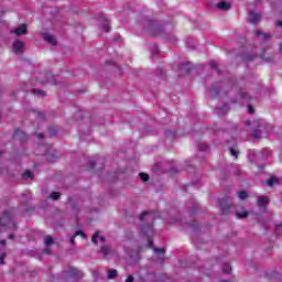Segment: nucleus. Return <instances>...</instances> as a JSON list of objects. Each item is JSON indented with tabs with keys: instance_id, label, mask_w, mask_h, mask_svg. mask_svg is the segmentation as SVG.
I'll use <instances>...</instances> for the list:
<instances>
[{
	"instance_id": "nucleus-1",
	"label": "nucleus",
	"mask_w": 282,
	"mask_h": 282,
	"mask_svg": "<svg viewBox=\"0 0 282 282\" xmlns=\"http://www.w3.org/2000/svg\"><path fill=\"white\" fill-rule=\"evenodd\" d=\"M140 221H147L149 225L141 227V234L148 237V248H152L155 252V254H164L166 252V249L164 248H155L153 246V240L151 238L153 237V221H155V213L153 212H143L139 216Z\"/></svg>"
},
{
	"instance_id": "nucleus-2",
	"label": "nucleus",
	"mask_w": 282,
	"mask_h": 282,
	"mask_svg": "<svg viewBox=\"0 0 282 282\" xmlns=\"http://www.w3.org/2000/svg\"><path fill=\"white\" fill-rule=\"evenodd\" d=\"M14 212L12 209L6 210L0 218V226H6L11 230H17V224L13 221Z\"/></svg>"
},
{
	"instance_id": "nucleus-3",
	"label": "nucleus",
	"mask_w": 282,
	"mask_h": 282,
	"mask_svg": "<svg viewBox=\"0 0 282 282\" xmlns=\"http://www.w3.org/2000/svg\"><path fill=\"white\" fill-rule=\"evenodd\" d=\"M144 28L148 34H150L151 36H160V34H162V26H160L158 22L153 20H148L144 23Z\"/></svg>"
},
{
	"instance_id": "nucleus-4",
	"label": "nucleus",
	"mask_w": 282,
	"mask_h": 282,
	"mask_svg": "<svg viewBox=\"0 0 282 282\" xmlns=\"http://www.w3.org/2000/svg\"><path fill=\"white\" fill-rule=\"evenodd\" d=\"M253 129L251 132L252 138H256V140H259L261 138V133H263V131H265V129L268 128V126H265V122H263V120L261 119H256L253 121Z\"/></svg>"
},
{
	"instance_id": "nucleus-5",
	"label": "nucleus",
	"mask_w": 282,
	"mask_h": 282,
	"mask_svg": "<svg viewBox=\"0 0 282 282\" xmlns=\"http://www.w3.org/2000/svg\"><path fill=\"white\" fill-rule=\"evenodd\" d=\"M37 80L42 85H45L47 83H50V85H56V79L54 78V74H52L51 72L44 70V72L40 73L37 76Z\"/></svg>"
},
{
	"instance_id": "nucleus-6",
	"label": "nucleus",
	"mask_w": 282,
	"mask_h": 282,
	"mask_svg": "<svg viewBox=\"0 0 282 282\" xmlns=\"http://www.w3.org/2000/svg\"><path fill=\"white\" fill-rule=\"evenodd\" d=\"M219 205H220L223 215H228V213H230V208H232V205L228 202V198L220 199Z\"/></svg>"
},
{
	"instance_id": "nucleus-7",
	"label": "nucleus",
	"mask_w": 282,
	"mask_h": 282,
	"mask_svg": "<svg viewBox=\"0 0 282 282\" xmlns=\"http://www.w3.org/2000/svg\"><path fill=\"white\" fill-rule=\"evenodd\" d=\"M247 21L252 25H257L259 21H261V13H257L254 11H250L247 18Z\"/></svg>"
},
{
	"instance_id": "nucleus-8",
	"label": "nucleus",
	"mask_w": 282,
	"mask_h": 282,
	"mask_svg": "<svg viewBox=\"0 0 282 282\" xmlns=\"http://www.w3.org/2000/svg\"><path fill=\"white\" fill-rule=\"evenodd\" d=\"M26 33H28V24H20L18 28L11 31V34H15V36H23V34H26Z\"/></svg>"
},
{
	"instance_id": "nucleus-9",
	"label": "nucleus",
	"mask_w": 282,
	"mask_h": 282,
	"mask_svg": "<svg viewBox=\"0 0 282 282\" xmlns=\"http://www.w3.org/2000/svg\"><path fill=\"white\" fill-rule=\"evenodd\" d=\"M25 47V43L21 40H17L13 43V51L15 54H23V48Z\"/></svg>"
},
{
	"instance_id": "nucleus-10",
	"label": "nucleus",
	"mask_w": 282,
	"mask_h": 282,
	"mask_svg": "<svg viewBox=\"0 0 282 282\" xmlns=\"http://www.w3.org/2000/svg\"><path fill=\"white\" fill-rule=\"evenodd\" d=\"M42 39H43V41L48 43V45L56 46L58 43V42H56V39H54V35H52L50 33H42Z\"/></svg>"
},
{
	"instance_id": "nucleus-11",
	"label": "nucleus",
	"mask_w": 282,
	"mask_h": 282,
	"mask_svg": "<svg viewBox=\"0 0 282 282\" xmlns=\"http://www.w3.org/2000/svg\"><path fill=\"white\" fill-rule=\"evenodd\" d=\"M14 140H20V142H25L28 140V134L23 130H17L13 134Z\"/></svg>"
},
{
	"instance_id": "nucleus-12",
	"label": "nucleus",
	"mask_w": 282,
	"mask_h": 282,
	"mask_svg": "<svg viewBox=\"0 0 282 282\" xmlns=\"http://www.w3.org/2000/svg\"><path fill=\"white\" fill-rule=\"evenodd\" d=\"M257 202L259 208H265L268 204H270V199L268 198V196H259Z\"/></svg>"
},
{
	"instance_id": "nucleus-13",
	"label": "nucleus",
	"mask_w": 282,
	"mask_h": 282,
	"mask_svg": "<svg viewBox=\"0 0 282 282\" xmlns=\"http://www.w3.org/2000/svg\"><path fill=\"white\" fill-rule=\"evenodd\" d=\"M98 239L99 241H101V243H105L106 238L105 236H100L98 231H96L91 238L93 243H95V246H98Z\"/></svg>"
},
{
	"instance_id": "nucleus-14",
	"label": "nucleus",
	"mask_w": 282,
	"mask_h": 282,
	"mask_svg": "<svg viewBox=\"0 0 282 282\" xmlns=\"http://www.w3.org/2000/svg\"><path fill=\"white\" fill-rule=\"evenodd\" d=\"M69 276H75V279H83V272L78 271V269L70 268L68 270Z\"/></svg>"
},
{
	"instance_id": "nucleus-15",
	"label": "nucleus",
	"mask_w": 282,
	"mask_h": 282,
	"mask_svg": "<svg viewBox=\"0 0 282 282\" xmlns=\"http://www.w3.org/2000/svg\"><path fill=\"white\" fill-rule=\"evenodd\" d=\"M228 111H230V107L227 104H225L220 108H218L217 113H218V116H226V113H228Z\"/></svg>"
},
{
	"instance_id": "nucleus-16",
	"label": "nucleus",
	"mask_w": 282,
	"mask_h": 282,
	"mask_svg": "<svg viewBox=\"0 0 282 282\" xmlns=\"http://www.w3.org/2000/svg\"><path fill=\"white\" fill-rule=\"evenodd\" d=\"M239 98L240 100H245L246 102H250L251 97L248 95V93L243 91V89L239 90Z\"/></svg>"
},
{
	"instance_id": "nucleus-17",
	"label": "nucleus",
	"mask_w": 282,
	"mask_h": 282,
	"mask_svg": "<svg viewBox=\"0 0 282 282\" xmlns=\"http://www.w3.org/2000/svg\"><path fill=\"white\" fill-rule=\"evenodd\" d=\"M32 94H34V96H37L39 98H45V96H47V93L39 88L32 89Z\"/></svg>"
},
{
	"instance_id": "nucleus-18",
	"label": "nucleus",
	"mask_w": 282,
	"mask_h": 282,
	"mask_svg": "<svg viewBox=\"0 0 282 282\" xmlns=\"http://www.w3.org/2000/svg\"><path fill=\"white\" fill-rule=\"evenodd\" d=\"M100 252L104 257H109V254H111V247L110 246H102L100 248Z\"/></svg>"
},
{
	"instance_id": "nucleus-19",
	"label": "nucleus",
	"mask_w": 282,
	"mask_h": 282,
	"mask_svg": "<svg viewBox=\"0 0 282 282\" xmlns=\"http://www.w3.org/2000/svg\"><path fill=\"white\" fill-rule=\"evenodd\" d=\"M150 51L152 56H158V54H160V47H158V44H150Z\"/></svg>"
},
{
	"instance_id": "nucleus-20",
	"label": "nucleus",
	"mask_w": 282,
	"mask_h": 282,
	"mask_svg": "<svg viewBox=\"0 0 282 282\" xmlns=\"http://www.w3.org/2000/svg\"><path fill=\"white\" fill-rule=\"evenodd\" d=\"M217 8L219 10H230V3L226 2V1H221L217 4Z\"/></svg>"
},
{
	"instance_id": "nucleus-21",
	"label": "nucleus",
	"mask_w": 282,
	"mask_h": 282,
	"mask_svg": "<svg viewBox=\"0 0 282 282\" xmlns=\"http://www.w3.org/2000/svg\"><path fill=\"white\" fill-rule=\"evenodd\" d=\"M101 28L104 31L109 32V30H110L109 20L102 18L101 19Z\"/></svg>"
},
{
	"instance_id": "nucleus-22",
	"label": "nucleus",
	"mask_w": 282,
	"mask_h": 282,
	"mask_svg": "<svg viewBox=\"0 0 282 282\" xmlns=\"http://www.w3.org/2000/svg\"><path fill=\"white\" fill-rule=\"evenodd\" d=\"M116 276H118V270L109 269L108 270L107 279L111 280V279H116Z\"/></svg>"
},
{
	"instance_id": "nucleus-23",
	"label": "nucleus",
	"mask_w": 282,
	"mask_h": 282,
	"mask_svg": "<svg viewBox=\"0 0 282 282\" xmlns=\"http://www.w3.org/2000/svg\"><path fill=\"white\" fill-rule=\"evenodd\" d=\"M58 158H61V155H58L56 153H52V154L46 155L47 162H56V160H58Z\"/></svg>"
},
{
	"instance_id": "nucleus-24",
	"label": "nucleus",
	"mask_w": 282,
	"mask_h": 282,
	"mask_svg": "<svg viewBox=\"0 0 282 282\" xmlns=\"http://www.w3.org/2000/svg\"><path fill=\"white\" fill-rule=\"evenodd\" d=\"M236 217L238 219H246L248 217V212L247 210H243V212H236L235 213Z\"/></svg>"
},
{
	"instance_id": "nucleus-25",
	"label": "nucleus",
	"mask_w": 282,
	"mask_h": 282,
	"mask_svg": "<svg viewBox=\"0 0 282 282\" xmlns=\"http://www.w3.org/2000/svg\"><path fill=\"white\" fill-rule=\"evenodd\" d=\"M223 272H225V274H230V272H232V268L230 267V263H228V262L224 263Z\"/></svg>"
},
{
	"instance_id": "nucleus-26",
	"label": "nucleus",
	"mask_w": 282,
	"mask_h": 282,
	"mask_svg": "<svg viewBox=\"0 0 282 282\" xmlns=\"http://www.w3.org/2000/svg\"><path fill=\"white\" fill-rule=\"evenodd\" d=\"M23 180H34V174H32V172L30 170H26L23 175H22Z\"/></svg>"
},
{
	"instance_id": "nucleus-27",
	"label": "nucleus",
	"mask_w": 282,
	"mask_h": 282,
	"mask_svg": "<svg viewBox=\"0 0 282 282\" xmlns=\"http://www.w3.org/2000/svg\"><path fill=\"white\" fill-rule=\"evenodd\" d=\"M156 75L160 76L163 80H166V72L162 68H156Z\"/></svg>"
},
{
	"instance_id": "nucleus-28",
	"label": "nucleus",
	"mask_w": 282,
	"mask_h": 282,
	"mask_svg": "<svg viewBox=\"0 0 282 282\" xmlns=\"http://www.w3.org/2000/svg\"><path fill=\"white\" fill-rule=\"evenodd\" d=\"M274 184H279V178L272 176L267 181V186H273Z\"/></svg>"
},
{
	"instance_id": "nucleus-29",
	"label": "nucleus",
	"mask_w": 282,
	"mask_h": 282,
	"mask_svg": "<svg viewBox=\"0 0 282 282\" xmlns=\"http://www.w3.org/2000/svg\"><path fill=\"white\" fill-rule=\"evenodd\" d=\"M50 198L53 199V202H58V199H61V193L53 192L51 193Z\"/></svg>"
},
{
	"instance_id": "nucleus-30",
	"label": "nucleus",
	"mask_w": 282,
	"mask_h": 282,
	"mask_svg": "<svg viewBox=\"0 0 282 282\" xmlns=\"http://www.w3.org/2000/svg\"><path fill=\"white\" fill-rule=\"evenodd\" d=\"M30 199H32V196L30 194H22V204L26 205Z\"/></svg>"
},
{
	"instance_id": "nucleus-31",
	"label": "nucleus",
	"mask_w": 282,
	"mask_h": 282,
	"mask_svg": "<svg viewBox=\"0 0 282 282\" xmlns=\"http://www.w3.org/2000/svg\"><path fill=\"white\" fill-rule=\"evenodd\" d=\"M44 243L45 246H52V243H54V238H52V236H46L44 238Z\"/></svg>"
},
{
	"instance_id": "nucleus-32",
	"label": "nucleus",
	"mask_w": 282,
	"mask_h": 282,
	"mask_svg": "<svg viewBox=\"0 0 282 282\" xmlns=\"http://www.w3.org/2000/svg\"><path fill=\"white\" fill-rule=\"evenodd\" d=\"M238 197L239 199H248V192L246 191L238 192Z\"/></svg>"
},
{
	"instance_id": "nucleus-33",
	"label": "nucleus",
	"mask_w": 282,
	"mask_h": 282,
	"mask_svg": "<svg viewBox=\"0 0 282 282\" xmlns=\"http://www.w3.org/2000/svg\"><path fill=\"white\" fill-rule=\"evenodd\" d=\"M34 113L37 120H41V121L45 120V113L39 112V111H34Z\"/></svg>"
},
{
	"instance_id": "nucleus-34",
	"label": "nucleus",
	"mask_w": 282,
	"mask_h": 282,
	"mask_svg": "<svg viewBox=\"0 0 282 282\" xmlns=\"http://www.w3.org/2000/svg\"><path fill=\"white\" fill-rule=\"evenodd\" d=\"M229 151H230V155H232L236 159L239 158V152L237 149L230 148Z\"/></svg>"
},
{
	"instance_id": "nucleus-35",
	"label": "nucleus",
	"mask_w": 282,
	"mask_h": 282,
	"mask_svg": "<svg viewBox=\"0 0 282 282\" xmlns=\"http://www.w3.org/2000/svg\"><path fill=\"white\" fill-rule=\"evenodd\" d=\"M6 257H8L6 252L0 253V265H6V261H4Z\"/></svg>"
},
{
	"instance_id": "nucleus-36",
	"label": "nucleus",
	"mask_w": 282,
	"mask_h": 282,
	"mask_svg": "<svg viewBox=\"0 0 282 282\" xmlns=\"http://www.w3.org/2000/svg\"><path fill=\"white\" fill-rule=\"evenodd\" d=\"M75 237H83V239H87V236L85 235V232H83V230H77L74 234Z\"/></svg>"
},
{
	"instance_id": "nucleus-37",
	"label": "nucleus",
	"mask_w": 282,
	"mask_h": 282,
	"mask_svg": "<svg viewBox=\"0 0 282 282\" xmlns=\"http://www.w3.org/2000/svg\"><path fill=\"white\" fill-rule=\"evenodd\" d=\"M140 180H142L143 182H149V174L147 173H140L139 174Z\"/></svg>"
},
{
	"instance_id": "nucleus-38",
	"label": "nucleus",
	"mask_w": 282,
	"mask_h": 282,
	"mask_svg": "<svg viewBox=\"0 0 282 282\" xmlns=\"http://www.w3.org/2000/svg\"><path fill=\"white\" fill-rule=\"evenodd\" d=\"M199 151H208V145L206 143L198 144Z\"/></svg>"
},
{
	"instance_id": "nucleus-39",
	"label": "nucleus",
	"mask_w": 282,
	"mask_h": 282,
	"mask_svg": "<svg viewBox=\"0 0 282 282\" xmlns=\"http://www.w3.org/2000/svg\"><path fill=\"white\" fill-rule=\"evenodd\" d=\"M256 34H257L258 36H263L264 41H265L267 39H270V35H268L267 33H262L261 31H257Z\"/></svg>"
},
{
	"instance_id": "nucleus-40",
	"label": "nucleus",
	"mask_w": 282,
	"mask_h": 282,
	"mask_svg": "<svg viewBox=\"0 0 282 282\" xmlns=\"http://www.w3.org/2000/svg\"><path fill=\"white\" fill-rule=\"evenodd\" d=\"M48 135H51V138H54V135H56V129L51 128V129L48 130Z\"/></svg>"
},
{
	"instance_id": "nucleus-41",
	"label": "nucleus",
	"mask_w": 282,
	"mask_h": 282,
	"mask_svg": "<svg viewBox=\"0 0 282 282\" xmlns=\"http://www.w3.org/2000/svg\"><path fill=\"white\" fill-rule=\"evenodd\" d=\"M166 41H172V43H175V41H177L176 36H165Z\"/></svg>"
},
{
	"instance_id": "nucleus-42",
	"label": "nucleus",
	"mask_w": 282,
	"mask_h": 282,
	"mask_svg": "<svg viewBox=\"0 0 282 282\" xmlns=\"http://www.w3.org/2000/svg\"><path fill=\"white\" fill-rule=\"evenodd\" d=\"M210 91H212V94L214 95V96H219V93L221 91V90H215V88H210Z\"/></svg>"
},
{
	"instance_id": "nucleus-43",
	"label": "nucleus",
	"mask_w": 282,
	"mask_h": 282,
	"mask_svg": "<svg viewBox=\"0 0 282 282\" xmlns=\"http://www.w3.org/2000/svg\"><path fill=\"white\" fill-rule=\"evenodd\" d=\"M248 111H249V113H254V108L249 105V106H248Z\"/></svg>"
},
{
	"instance_id": "nucleus-44",
	"label": "nucleus",
	"mask_w": 282,
	"mask_h": 282,
	"mask_svg": "<svg viewBox=\"0 0 282 282\" xmlns=\"http://www.w3.org/2000/svg\"><path fill=\"white\" fill-rule=\"evenodd\" d=\"M75 239H76V236L70 237L69 241H70L72 246H74L76 243Z\"/></svg>"
},
{
	"instance_id": "nucleus-45",
	"label": "nucleus",
	"mask_w": 282,
	"mask_h": 282,
	"mask_svg": "<svg viewBox=\"0 0 282 282\" xmlns=\"http://www.w3.org/2000/svg\"><path fill=\"white\" fill-rule=\"evenodd\" d=\"M210 67H213L214 69H217V62H210Z\"/></svg>"
},
{
	"instance_id": "nucleus-46",
	"label": "nucleus",
	"mask_w": 282,
	"mask_h": 282,
	"mask_svg": "<svg viewBox=\"0 0 282 282\" xmlns=\"http://www.w3.org/2000/svg\"><path fill=\"white\" fill-rule=\"evenodd\" d=\"M34 210H35L34 206H31L30 209H25L26 213H34Z\"/></svg>"
},
{
	"instance_id": "nucleus-47",
	"label": "nucleus",
	"mask_w": 282,
	"mask_h": 282,
	"mask_svg": "<svg viewBox=\"0 0 282 282\" xmlns=\"http://www.w3.org/2000/svg\"><path fill=\"white\" fill-rule=\"evenodd\" d=\"M126 282H133V275H129V276L126 279Z\"/></svg>"
},
{
	"instance_id": "nucleus-48",
	"label": "nucleus",
	"mask_w": 282,
	"mask_h": 282,
	"mask_svg": "<svg viewBox=\"0 0 282 282\" xmlns=\"http://www.w3.org/2000/svg\"><path fill=\"white\" fill-rule=\"evenodd\" d=\"M44 252H45V254H52V249L46 248V249H44Z\"/></svg>"
},
{
	"instance_id": "nucleus-49",
	"label": "nucleus",
	"mask_w": 282,
	"mask_h": 282,
	"mask_svg": "<svg viewBox=\"0 0 282 282\" xmlns=\"http://www.w3.org/2000/svg\"><path fill=\"white\" fill-rule=\"evenodd\" d=\"M96 167V161H90V169H95Z\"/></svg>"
},
{
	"instance_id": "nucleus-50",
	"label": "nucleus",
	"mask_w": 282,
	"mask_h": 282,
	"mask_svg": "<svg viewBox=\"0 0 282 282\" xmlns=\"http://www.w3.org/2000/svg\"><path fill=\"white\" fill-rule=\"evenodd\" d=\"M279 228H282V223L275 226V231L279 232Z\"/></svg>"
},
{
	"instance_id": "nucleus-51",
	"label": "nucleus",
	"mask_w": 282,
	"mask_h": 282,
	"mask_svg": "<svg viewBox=\"0 0 282 282\" xmlns=\"http://www.w3.org/2000/svg\"><path fill=\"white\" fill-rule=\"evenodd\" d=\"M37 138H39L40 140H43L45 137L43 135V133H39V134H37Z\"/></svg>"
},
{
	"instance_id": "nucleus-52",
	"label": "nucleus",
	"mask_w": 282,
	"mask_h": 282,
	"mask_svg": "<svg viewBox=\"0 0 282 282\" xmlns=\"http://www.w3.org/2000/svg\"><path fill=\"white\" fill-rule=\"evenodd\" d=\"M180 69H186V64H182V65L180 66Z\"/></svg>"
},
{
	"instance_id": "nucleus-53",
	"label": "nucleus",
	"mask_w": 282,
	"mask_h": 282,
	"mask_svg": "<svg viewBox=\"0 0 282 282\" xmlns=\"http://www.w3.org/2000/svg\"><path fill=\"white\" fill-rule=\"evenodd\" d=\"M1 246H6V240H0Z\"/></svg>"
},
{
	"instance_id": "nucleus-54",
	"label": "nucleus",
	"mask_w": 282,
	"mask_h": 282,
	"mask_svg": "<svg viewBox=\"0 0 282 282\" xmlns=\"http://www.w3.org/2000/svg\"><path fill=\"white\" fill-rule=\"evenodd\" d=\"M194 213H197V209H191V214L194 215Z\"/></svg>"
},
{
	"instance_id": "nucleus-55",
	"label": "nucleus",
	"mask_w": 282,
	"mask_h": 282,
	"mask_svg": "<svg viewBox=\"0 0 282 282\" xmlns=\"http://www.w3.org/2000/svg\"><path fill=\"white\" fill-rule=\"evenodd\" d=\"M9 239H14V235L13 234L9 235Z\"/></svg>"
},
{
	"instance_id": "nucleus-56",
	"label": "nucleus",
	"mask_w": 282,
	"mask_h": 282,
	"mask_svg": "<svg viewBox=\"0 0 282 282\" xmlns=\"http://www.w3.org/2000/svg\"><path fill=\"white\" fill-rule=\"evenodd\" d=\"M263 153H265V155H268V153H270V151L263 150Z\"/></svg>"
},
{
	"instance_id": "nucleus-57",
	"label": "nucleus",
	"mask_w": 282,
	"mask_h": 282,
	"mask_svg": "<svg viewBox=\"0 0 282 282\" xmlns=\"http://www.w3.org/2000/svg\"><path fill=\"white\" fill-rule=\"evenodd\" d=\"M280 53L282 54V43L280 44Z\"/></svg>"
},
{
	"instance_id": "nucleus-58",
	"label": "nucleus",
	"mask_w": 282,
	"mask_h": 282,
	"mask_svg": "<svg viewBox=\"0 0 282 282\" xmlns=\"http://www.w3.org/2000/svg\"><path fill=\"white\" fill-rule=\"evenodd\" d=\"M247 127H250V121H246Z\"/></svg>"
},
{
	"instance_id": "nucleus-59",
	"label": "nucleus",
	"mask_w": 282,
	"mask_h": 282,
	"mask_svg": "<svg viewBox=\"0 0 282 282\" xmlns=\"http://www.w3.org/2000/svg\"><path fill=\"white\" fill-rule=\"evenodd\" d=\"M192 50H195V45L189 46Z\"/></svg>"
},
{
	"instance_id": "nucleus-60",
	"label": "nucleus",
	"mask_w": 282,
	"mask_h": 282,
	"mask_svg": "<svg viewBox=\"0 0 282 282\" xmlns=\"http://www.w3.org/2000/svg\"><path fill=\"white\" fill-rule=\"evenodd\" d=\"M272 274H273V276H276V272L273 271Z\"/></svg>"
},
{
	"instance_id": "nucleus-61",
	"label": "nucleus",
	"mask_w": 282,
	"mask_h": 282,
	"mask_svg": "<svg viewBox=\"0 0 282 282\" xmlns=\"http://www.w3.org/2000/svg\"><path fill=\"white\" fill-rule=\"evenodd\" d=\"M232 102H234V104H237V99H234Z\"/></svg>"
},
{
	"instance_id": "nucleus-62",
	"label": "nucleus",
	"mask_w": 282,
	"mask_h": 282,
	"mask_svg": "<svg viewBox=\"0 0 282 282\" xmlns=\"http://www.w3.org/2000/svg\"><path fill=\"white\" fill-rule=\"evenodd\" d=\"M265 61H272V58H267Z\"/></svg>"
},
{
	"instance_id": "nucleus-63",
	"label": "nucleus",
	"mask_w": 282,
	"mask_h": 282,
	"mask_svg": "<svg viewBox=\"0 0 282 282\" xmlns=\"http://www.w3.org/2000/svg\"><path fill=\"white\" fill-rule=\"evenodd\" d=\"M186 73L188 74V68H186Z\"/></svg>"
},
{
	"instance_id": "nucleus-64",
	"label": "nucleus",
	"mask_w": 282,
	"mask_h": 282,
	"mask_svg": "<svg viewBox=\"0 0 282 282\" xmlns=\"http://www.w3.org/2000/svg\"><path fill=\"white\" fill-rule=\"evenodd\" d=\"M192 228L195 226V225H189Z\"/></svg>"
}]
</instances>
